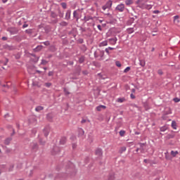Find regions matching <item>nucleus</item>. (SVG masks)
<instances>
[{
    "label": "nucleus",
    "instance_id": "obj_23",
    "mask_svg": "<svg viewBox=\"0 0 180 180\" xmlns=\"http://www.w3.org/2000/svg\"><path fill=\"white\" fill-rule=\"evenodd\" d=\"M130 70H131L130 67H127V68H126L124 70V73L129 72V71H130Z\"/></svg>",
    "mask_w": 180,
    "mask_h": 180
},
{
    "label": "nucleus",
    "instance_id": "obj_9",
    "mask_svg": "<svg viewBox=\"0 0 180 180\" xmlns=\"http://www.w3.org/2000/svg\"><path fill=\"white\" fill-rule=\"evenodd\" d=\"M116 40H117V39H116V38L110 39V44H112V45L116 44Z\"/></svg>",
    "mask_w": 180,
    "mask_h": 180
},
{
    "label": "nucleus",
    "instance_id": "obj_40",
    "mask_svg": "<svg viewBox=\"0 0 180 180\" xmlns=\"http://www.w3.org/2000/svg\"><path fill=\"white\" fill-rule=\"evenodd\" d=\"M105 52L107 53V54H109V49H108V48L105 49Z\"/></svg>",
    "mask_w": 180,
    "mask_h": 180
},
{
    "label": "nucleus",
    "instance_id": "obj_56",
    "mask_svg": "<svg viewBox=\"0 0 180 180\" xmlns=\"http://www.w3.org/2000/svg\"><path fill=\"white\" fill-rule=\"evenodd\" d=\"M4 65H6V63H4Z\"/></svg>",
    "mask_w": 180,
    "mask_h": 180
},
{
    "label": "nucleus",
    "instance_id": "obj_54",
    "mask_svg": "<svg viewBox=\"0 0 180 180\" xmlns=\"http://www.w3.org/2000/svg\"><path fill=\"white\" fill-rule=\"evenodd\" d=\"M144 162H147V160H145Z\"/></svg>",
    "mask_w": 180,
    "mask_h": 180
},
{
    "label": "nucleus",
    "instance_id": "obj_17",
    "mask_svg": "<svg viewBox=\"0 0 180 180\" xmlns=\"http://www.w3.org/2000/svg\"><path fill=\"white\" fill-rule=\"evenodd\" d=\"M73 16H74V18H75L77 19V20H78V19H79V18H78V13H77V11H75L73 12Z\"/></svg>",
    "mask_w": 180,
    "mask_h": 180
},
{
    "label": "nucleus",
    "instance_id": "obj_14",
    "mask_svg": "<svg viewBox=\"0 0 180 180\" xmlns=\"http://www.w3.org/2000/svg\"><path fill=\"white\" fill-rule=\"evenodd\" d=\"M172 127L174 130H176V122L175 121L172 122Z\"/></svg>",
    "mask_w": 180,
    "mask_h": 180
},
{
    "label": "nucleus",
    "instance_id": "obj_46",
    "mask_svg": "<svg viewBox=\"0 0 180 180\" xmlns=\"http://www.w3.org/2000/svg\"><path fill=\"white\" fill-rule=\"evenodd\" d=\"M2 40H7V38L6 37H3Z\"/></svg>",
    "mask_w": 180,
    "mask_h": 180
},
{
    "label": "nucleus",
    "instance_id": "obj_42",
    "mask_svg": "<svg viewBox=\"0 0 180 180\" xmlns=\"http://www.w3.org/2000/svg\"><path fill=\"white\" fill-rule=\"evenodd\" d=\"M3 4H6L8 2V0H2Z\"/></svg>",
    "mask_w": 180,
    "mask_h": 180
},
{
    "label": "nucleus",
    "instance_id": "obj_11",
    "mask_svg": "<svg viewBox=\"0 0 180 180\" xmlns=\"http://www.w3.org/2000/svg\"><path fill=\"white\" fill-rule=\"evenodd\" d=\"M11 141H12V139L8 138L4 141V144L8 146L11 143Z\"/></svg>",
    "mask_w": 180,
    "mask_h": 180
},
{
    "label": "nucleus",
    "instance_id": "obj_22",
    "mask_svg": "<svg viewBox=\"0 0 180 180\" xmlns=\"http://www.w3.org/2000/svg\"><path fill=\"white\" fill-rule=\"evenodd\" d=\"M140 65H141V67H144V66L146 65V61H144V60H141V61H140Z\"/></svg>",
    "mask_w": 180,
    "mask_h": 180
},
{
    "label": "nucleus",
    "instance_id": "obj_50",
    "mask_svg": "<svg viewBox=\"0 0 180 180\" xmlns=\"http://www.w3.org/2000/svg\"><path fill=\"white\" fill-rule=\"evenodd\" d=\"M155 49L154 48H152L151 51H154Z\"/></svg>",
    "mask_w": 180,
    "mask_h": 180
},
{
    "label": "nucleus",
    "instance_id": "obj_45",
    "mask_svg": "<svg viewBox=\"0 0 180 180\" xmlns=\"http://www.w3.org/2000/svg\"><path fill=\"white\" fill-rule=\"evenodd\" d=\"M108 50H115V48L108 47Z\"/></svg>",
    "mask_w": 180,
    "mask_h": 180
},
{
    "label": "nucleus",
    "instance_id": "obj_29",
    "mask_svg": "<svg viewBox=\"0 0 180 180\" xmlns=\"http://www.w3.org/2000/svg\"><path fill=\"white\" fill-rule=\"evenodd\" d=\"M44 44L45 46H50V42H49V41H45V42H44Z\"/></svg>",
    "mask_w": 180,
    "mask_h": 180
},
{
    "label": "nucleus",
    "instance_id": "obj_60",
    "mask_svg": "<svg viewBox=\"0 0 180 180\" xmlns=\"http://www.w3.org/2000/svg\"><path fill=\"white\" fill-rule=\"evenodd\" d=\"M0 153H1V149H0Z\"/></svg>",
    "mask_w": 180,
    "mask_h": 180
},
{
    "label": "nucleus",
    "instance_id": "obj_6",
    "mask_svg": "<svg viewBox=\"0 0 180 180\" xmlns=\"http://www.w3.org/2000/svg\"><path fill=\"white\" fill-rule=\"evenodd\" d=\"M50 133V129L49 128H45L44 129V134L45 136V137H47V136H49V134Z\"/></svg>",
    "mask_w": 180,
    "mask_h": 180
},
{
    "label": "nucleus",
    "instance_id": "obj_8",
    "mask_svg": "<svg viewBox=\"0 0 180 180\" xmlns=\"http://www.w3.org/2000/svg\"><path fill=\"white\" fill-rule=\"evenodd\" d=\"M127 148H126V146H122L120 148V150H119V153L120 154L124 153V151H126Z\"/></svg>",
    "mask_w": 180,
    "mask_h": 180
},
{
    "label": "nucleus",
    "instance_id": "obj_43",
    "mask_svg": "<svg viewBox=\"0 0 180 180\" xmlns=\"http://www.w3.org/2000/svg\"><path fill=\"white\" fill-rule=\"evenodd\" d=\"M65 93L68 95L70 94V92H68L66 89H65Z\"/></svg>",
    "mask_w": 180,
    "mask_h": 180
},
{
    "label": "nucleus",
    "instance_id": "obj_47",
    "mask_svg": "<svg viewBox=\"0 0 180 180\" xmlns=\"http://www.w3.org/2000/svg\"><path fill=\"white\" fill-rule=\"evenodd\" d=\"M85 122H86V120H82V123H85Z\"/></svg>",
    "mask_w": 180,
    "mask_h": 180
},
{
    "label": "nucleus",
    "instance_id": "obj_59",
    "mask_svg": "<svg viewBox=\"0 0 180 180\" xmlns=\"http://www.w3.org/2000/svg\"><path fill=\"white\" fill-rule=\"evenodd\" d=\"M6 63H8V60H6Z\"/></svg>",
    "mask_w": 180,
    "mask_h": 180
},
{
    "label": "nucleus",
    "instance_id": "obj_5",
    "mask_svg": "<svg viewBox=\"0 0 180 180\" xmlns=\"http://www.w3.org/2000/svg\"><path fill=\"white\" fill-rule=\"evenodd\" d=\"M70 18H71V11H68L65 14V19L68 20L70 19Z\"/></svg>",
    "mask_w": 180,
    "mask_h": 180
},
{
    "label": "nucleus",
    "instance_id": "obj_53",
    "mask_svg": "<svg viewBox=\"0 0 180 180\" xmlns=\"http://www.w3.org/2000/svg\"><path fill=\"white\" fill-rule=\"evenodd\" d=\"M44 70H47V68H44Z\"/></svg>",
    "mask_w": 180,
    "mask_h": 180
},
{
    "label": "nucleus",
    "instance_id": "obj_25",
    "mask_svg": "<svg viewBox=\"0 0 180 180\" xmlns=\"http://www.w3.org/2000/svg\"><path fill=\"white\" fill-rule=\"evenodd\" d=\"M41 64H42V65H46V64H47V61L46 60H42Z\"/></svg>",
    "mask_w": 180,
    "mask_h": 180
},
{
    "label": "nucleus",
    "instance_id": "obj_35",
    "mask_svg": "<svg viewBox=\"0 0 180 180\" xmlns=\"http://www.w3.org/2000/svg\"><path fill=\"white\" fill-rule=\"evenodd\" d=\"M72 148H77V144L73 143L72 144Z\"/></svg>",
    "mask_w": 180,
    "mask_h": 180
},
{
    "label": "nucleus",
    "instance_id": "obj_15",
    "mask_svg": "<svg viewBox=\"0 0 180 180\" xmlns=\"http://www.w3.org/2000/svg\"><path fill=\"white\" fill-rule=\"evenodd\" d=\"M171 155H172V157H176V155H178V151L172 150Z\"/></svg>",
    "mask_w": 180,
    "mask_h": 180
},
{
    "label": "nucleus",
    "instance_id": "obj_36",
    "mask_svg": "<svg viewBox=\"0 0 180 180\" xmlns=\"http://www.w3.org/2000/svg\"><path fill=\"white\" fill-rule=\"evenodd\" d=\"M128 32H129V33H133V29H129V30H128Z\"/></svg>",
    "mask_w": 180,
    "mask_h": 180
},
{
    "label": "nucleus",
    "instance_id": "obj_38",
    "mask_svg": "<svg viewBox=\"0 0 180 180\" xmlns=\"http://www.w3.org/2000/svg\"><path fill=\"white\" fill-rule=\"evenodd\" d=\"M27 24H24L23 25H22V27L25 29V27H27Z\"/></svg>",
    "mask_w": 180,
    "mask_h": 180
},
{
    "label": "nucleus",
    "instance_id": "obj_48",
    "mask_svg": "<svg viewBox=\"0 0 180 180\" xmlns=\"http://www.w3.org/2000/svg\"><path fill=\"white\" fill-rule=\"evenodd\" d=\"M158 74H162V72H161V70H158Z\"/></svg>",
    "mask_w": 180,
    "mask_h": 180
},
{
    "label": "nucleus",
    "instance_id": "obj_16",
    "mask_svg": "<svg viewBox=\"0 0 180 180\" xmlns=\"http://www.w3.org/2000/svg\"><path fill=\"white\" fill-rule=\"evenodd\" d=\"M125 4L126 5H127L129 6V5H132L133 4V0H127L125 1Z\"/></svg>",
    "mask_w": 180,
    "mask_h": 180
},
{
    "label": "nucleus",
    "instance_id": "obj_32",
    "mask_svg": "<svg viewBox=\"0 0 180 180\" xmlns=\"http://www.w3.org/2000/svg\"><path fill=\"white\" fill-rule=\"evenodd\" d=\"M97 27H98V30H102V27L101 26V25H98L97 26Z\"/></svg>",
    "mask_w": 180,
    "mask_h": 180
},
{
    "label": "nucleus",
    "instance_id": "obj_13",
    "mask_svg": "<svg viewBox=\"0 0 180 180\" xmlns=\"http://www.w3.org/2000/svg\"><path fill=\"white\" fill-rule=\"evenodd\" d=\"M124 101H126V98H121L117 99V102H118L119 103H123V102H124Z\"/></svg>",
    "mask_w": 180,
    "mask_h": 180
},
{
    "label": "nucleus",
    "instance_id": "obj_1",
    "mask_svg": "<svg viewBox=\"0 0 180 180\" xmlns=\"http://www.w3.org/2000/svg\"><path fill=\"white\" fill-rule=\"evenodd\" d=\"M153 6V4H143L140 6V8H142V9H151Z\"/></svg>",
    "mask_w": 180,
    "mask_h": 180
},
{
    "label": "nucleus",
    "instance_id": "obj_4",
    "mask_svg": "<svg viewBox=\"0 0 180 180\" xmlns=\"http://www.w3.org/2000/svg\"><path fill=\"white\" fill-rule=\"evenodd\" d=\"M96 155L97 157H101L103 155L102 149H97L95 152Z\"/></svg>",
    "mask_w": 180,
    "mask_h": 180
},
{
    "label": "nucleus",
    "instance_id": "obj_3",
    "mask_svg": "<svg viewBox=\"0 0 180 180\" xmlns=\"http://www.w3.org/2000/svg\"><path fill=\"white\" fill-rule=\"evenodd\" d=\"M179 15H175L174 17V25H179Z\"/></svg>",
    "mask_w": 180,
    "mask_h": 180
},
{
    "label": "nucleus",
    "instance_id": "obj_33",
    "mask_svg": "<svg viewBox=\"0 0 180 180\" xmlns=\"http://www.w3.org/2000/svg\"><path fill=\"white\" fill-rule=\"evenodd\" d=\"M63 26H67L68 24L65 22H62Z\"/></svg>",
    "mask_w": 180,
    "mask_h": 180
},
{
    "label": "nucleus",
    "instance_id": "obj_26",
    "mask_svg": "<svg viewBox=\"0 0 180 180\" xmlns=\"http://www.w3.org/2000/svg\"><path fill=\"white\" fill-rule=\"evenodd\" d=\"M45 86L50 88L51 86V83H45Z\"/></svg>",
    "mask_w": 180,
    "mask_h": 180
},
{
    "label": "nucleus",
    "instance_id": "obj_2",
    "mask_svg": "<svg viewBox=\"0 0 180 180\" xmlns=\"http://www.w3.org/2000/svg\"><path fill=\"white\" fill-rule=\"evenodd\" d=\"M117 11H119V12H123V11H124V4H119L117 7H116Z\"/></svg>",
    "mask_w": 180,
    "mask_h": 180
},
{
    "label": "nucleus",
    "instance_id": "obj_52",
    "mask_svg": "<svg viewBox=\"0 0 180 180\" xmlns=\"http://www.w3.org/2000/svg\"><path fill=\"white\" fill-rule=\"evenodd\" d=\"M139 148H137V149H136V153H139Z\"/></svg>",
    "mask_w": 180,
    "mask_h": 180
},
{
    "label": "nucleus",
    "instance_id": "obj_10",
    "mask_svg": "<svg viewBox=\"0 0 180 180\" xmlns=\"http://www.w3.org/2000/svg\"><path fill=\"white\" fill-rule=\"evenodd\" d=\"M105 46H108V41H103V42L100 43L99 46L103 47Z\"/></svg>",
    "mask_w": 180,
    "mask_h": 180
},
{
    "label": "nucleus",
    "instance_id": "obj_57",
    "mask_svg": "<svg viewBox=\"0 0 180 180\" xmlns=\"http://www.w3.org/2000/svg\"><path fill=\"white\" fill-rule=\"evenodd\" d=\"M37 72H40V71L37 70Z\"/></svg>",
    "mask_w": 180,
    "mask_h": 180
},
{
    "label": "nucleus",
    "instance_id": "obj_24",
    "mask_svg": "<svg viewBox=\"0 0 180 180\" xmlns=\"http://www.w3.org/2000/svg\"><path fill=\"white\" fill-rule=\"evenodd\" d=\"M115 65H117V67H122V63H120L119 61H116L115 62Z\"/></svg>",
    "mask_w": 180,
    "mask_h": 180
},
{
    "label": "nucleus",
    "instance_id": "obj_31",
    "mask_svg": "<svg viewBox=\"0 0 180 180\" xmlns=\"http://www.w3.org/2000/svg\"><path fill=\"white\" fill-rule=\"evenodd\" d=\"M102 8H103V11H106V9H108V7L105 6H105H103L102 7Z\"/></svg>",
    "mask_w": 180,
    "mask_h": 180
},
{
    "label": "nucleus",
    "instance_id": "obj_27",
    "mask_svg": "<svg viewBox=\"0 0 180 180\" xmlns=\"http://www.w3.org/2000/svg\"><path fill=\"white\" fill-rule=\"evenodd\" d=\"M167 130V127H162L160 128V131H165Z\"/></svg>",
    "mask_w": 180,
    "mask_h": 180
},
{
    "label": "nucleus",
    "instance_id": "obj_34",
    "mask_svg": "<svg viewBox=\"0 0 180 180\" xmlns=\"http://www.w3.org/2000/svg\"><path fill=\"white\" fill-rule=\"evenodd\" d=\"M153 13H160V11L155 10L153 11Z\"/></svg>",
    "mask_w": 180,
    "mask_h": 180
},
{
    "label": "nucleus",
    "instance_id": "obj_20",
    "mask_svg": "<svg viewBox=\"0 0 180 180\" xmlns=\"http://www.w3.org/2000/svg\"><path fill=\"white\" fill-rule=\"evenodd\" d=\"M84 60H85V58H84V56L80 57L79 59V62L80 63H84Z\"/></svg>",
    "mask_w": 180,
    "mask_h": 180
},
{
    "label": "nucleus",
    "instance_id": "obj_49",
    "mask_svg": "<svg viewBox=\"0 0 180 180\" xmlns=\"http://www.w3.org/2000/svg\"><path fill=\"white\" fill-rule=\"evenodd\" d=\"M61 144H64V142H63V140L60 141Z\"/></svg>",
    "mask_w": 180,
    "mask_h": 180
},
{
    "label": "nucleus",
    "instance_id": "obj_30",
    "mask_svg": "<svg viewBox=\"0 0 180 180\" xmlns=\"http://www.w3.org/2000/svg\"><path fill=\"white\" fill-rule=\"evenodd\" d=\"M62 6L64 9H65V8H67V4H65V3L62 4Z\"/></svg>",
    "mask_w": 180,
    "mask_h": 180
},
{
    "label": "nucleus",
    "instance_id": "obj_12",
    "mask_svg": "<svg viewBox=\"0 0 180 180\" xmlns=\"http://www.w3.org/2000/svg\"><path fill=\"white\" fill-rule=\"evenodd\" d=\"M112 4V1H108L105 4V6L107 7V8H111Z\"/></svg>",
    "mask_w": 180,
    "mask_h": 180
},
{
    "label": "nucleus",
    "instance_id": "obj_58",
    "mask_svg": "<svg viewBox=\"0 0 180 180\" xmlns=\"http://www.w3.org/2000/svg\"><path fill=\"white\" fill-rule=\"evenodd\" d=\"M138 2H140V0H138Z\"/></svg>",
    "mask_w": 180,
    "mask_h": 180
},
{
    "label": "nucleus",
    "instance_id": "obj_51",
    "mask_svg": "<svg viewBox=\"0 0 180 180\" xmlns=\"http://www.w3.org/2000/svg\"><path fill=\"white\" fill-rule=\"evenodd\" d=\"M70 167L72 168V167H74V165L70 163Z\"/></svg>",
    "mask_w": 180,
    "mask_h": 180
},
{
    "label": "nucleus",
    "instance_id": "obj_37",
    "mask_svg": "<svg viewBox=\"0 0 180 180\" xmlns=\"http://www.w3.org/2000/svg\"><path fill=\"white\" fill-rule=\"evenodd\" d=\"M52 75H53V72H49V77H51Z\"/></svg>",
    "mask_w": 180,
    "mask_h": 180
},
{
    "label": "nucleus",
    "instance_id": "obj_55",
    "mask_svg": "<svg viewBox=\"0 0 180 180\" xmlns=\"http://www.w3.org/2000/svg\"><path fill=\"white\" fill-rule=\"evenodd\" d=\"M12 34H15V32H13Z\"/></svg>",
    "mask_w": 180,
    "mask_h": 180
},
{
    "label": "nucleus",
    "instance_id": "obj_39",
    "mask_svg": "<svg viewBox=\"0 0 180 180\" xmlns=\"http://www.w3.org/2000/svg\"><path fill=\"white\" fill-rule=\"evenodd\" d=\"M131 99H134V98H136V97L134 96V95H133V94H131Z\"/></svg>",
    "mask_w": 180,
    "mask_h": 180
},
{
    "label": "nucleus",
    "instance_id": "obj_41",
    "mask_svg": "<svg viewBox=\"0 0 180 180\" xmlns=\"http://www.w3.org/2000/svg\"><path fill=\"white\" fill-rule=\"evenodd\" d=\"M79 131H80L81 134H84V131H83V129H80Z\"/></svg>",
    "mask_w": 180,
    "mask_h": 180
},
{
    "label": "nucleus",
    "instance_id": "obj_7",
    "mask_svg": "<svg viewBox=\"0 0 180 180\" xmlns=\"http://www.w3.org/2000/svg\"><path fill=\"white\" fill-rule=\"evenodd\" d=\"M102 109H106V106L105 105H98L96 107V110H98V112H101V110H102Z\"/></svg>",
    "mask_w": 180,
    "mask_h": 180
},
{
    "label": "nucleus",
    "instance_id": "obj_19",
    "mask_svg": "<svg viewBox=\"0 0 180 180\" xmlns=\"http://www.w3.org/2000/svg\"><path fill=\"white\" fill-rule=\"evenodd\" d=\"M41 49H43V46L39 45V46H37V48L35 49V51H40V50H41Z\"/></svg>",
    "mask_w": 180,
    "mask_h": 180
},
{
    "label": "nucleus",
    "instance_id": "obj_44",
    "mask_svg": "<svg viewBox=\"0 0 180 180\" xmlns=\"http://www.w3.org/2000/svg\"><path fill=\"white\" fill-rule=\"evenodd\" d=\"M140 147H144V143H139Z\"/></svg>",
    "mask_w": 180,
    "mask_h": 180
},
{
    "label": "nucleus",
    "instance_id": "obj_21",
    "mask_svg": "<svg viewBox=\"0 0 180 180\" xmlns=\"http://www.w3.org/2000/svg\"><path fill=\"white\" fill-rule=\"evenodd\" d=\"M125 134H126L125 131L121 130L120 131V136H121V137H123V136H124Z\"/></svg>",
    "mask_w": 180,
    "mask_h": 180
},
{
    "label": "nucleus",
    "instance_id": "obj_18",
    "mask_svg": "<svg viewBox=\"0 0 180 180\" xmlns=\"http://www.w3.org/2000/svg\"><path fill=\"white\" fill-rule=\"evenodd\" d=\"M44 108L42 106H38L35 108L36 112H40V110H43Z\"/></svg>",
    "mask_w": 180,
    "mask_h": 180
},
{
    "label": "nucleus",
    "instance_id": "obj_28",
    "mask_svg": "<svg viewBox=\"0 0 180 180\" xmlns=\"http://www.w3.org/2000/svg\"><path fill=\"white\" fill-rule=\"evenodd\" d=\"M174 101L176 103H178V102H180V99L178 98H174Z\"/></svg>",
    "mask_w": 180,
    "mask_h": 180
}]
</instances>
